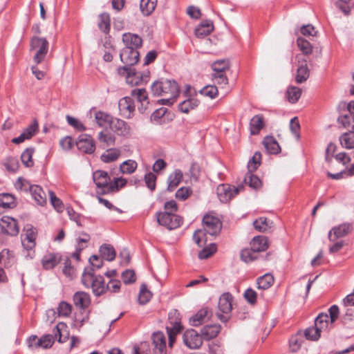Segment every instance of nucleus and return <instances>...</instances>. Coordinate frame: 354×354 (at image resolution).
<instances>
[{"label":"nucleus","instance_id":"f257e3e1","mask_svg":"<svg viewBox=\"0 0 354 354\" xmlns=\"http://www.w3.org/2000/svg\"><path fill=\"white\" fill-rule=\"evenodd\" d=\"M151 91L154 96H163L158 100L160 104L171 105L179 94V86L172 80L161 79L154 82L151 86Z\"/></svg>","mask_w":354,"mask_h":354},{"label":"nucleus","instance_id":"f03ea898","mask_svg":"<svg viewBox=\"0 0 354 354\" xmlns=\"http://www.w3.org/2000/svg\"><path fill=\"white\" fill-rule=\"evenodd\" d=\"M203 230H196L193 235L194 241L199 246H202V243H206L207 240L205 239L206 233L214 236L221 231V223L217 217L207 214L203 218Z\"/></svg>","mask_w":354,"mask_h":354},{"label":"nucleus","instance_id":"7ed1b4c3","mask_svg":"<svg viewBox=\"0 0 354 354\" xmlns=\"http://www.w3.org/2000/svg\"><path fill=\"white\" fill-rule=\"evenodd\" d=\"M329 328L328 316L325 313H320L315 320V326L307 328L302 331L306 339L317 341L323 331Z\"/></svg>","mask_w":354,"mask_h":354},{"label":"nucleus","instance_id":"20e7f679","mask_svg":"<svg viewBox=\"0 0 354 354\" xmlns=\"http://www.w3.org/2000/svg\"><path fill=\"white\" fill-rule=\"evenodd\" d=\"M31 52H34L33 60L36 64L41 63L48 51V42L45 38L34 37L30 41Z\"/></svg>","mask_w":354,"mask_h":354},{"label":"nucleus","instance_id":"39448f33","mask_svg":"<svg viewBox=\"0 0 354 354\" xmlns=\"http://www.w3.org/2000/svg\"><path fill=\"white\" fill-rule=\"evenodd\" d=\"M93 180L96 185L97 194H106L110 193L111 179L106 171L97 170L93 174Z\"/></svg>","mask_w":354,"mask_h":354},{"label":"nucleus","instance_id":"423d86ee","mask_svg":"<svg viewBox=\"0 0 354 354\" xmlns=\"http://www.w3.org/2000/svg\"><path fill=\"white\" fill-rule=\"evenodd\" d=\"M232 301L233 297L229 292H225L220 297L218 304L219 313H217V317L221 322H226L230 319Z\"/></svg>","mask_w":354,"mask_h":354},{"label":"nucleus","instance_id":"0eeeda50","mask_svg":"<svg viewBox=\"0 0 354 354\" xmlns=\"http://www.w3.org/2000/svg\"><path fill=\"white\" fill-rule=\"evenodd\" d=\"M156 216L158 223L169 230L176 229L182 223L180 216L176 214L169 213V212L158 213Z\"/></svg>","mask_w":354,"mask_h":354},{"label":"nucleus","instance_id":"6e6552de","mask_svg":"<svg viewBox=\"0 0 354 354\" xmlns=\"http://www.w3.org/2000/svg\"><path fill=\"white\" fill-rule=\"evenodd\" d=\"M243 189V185H240L236 187L227 184H222L217 187L216 190L217 195L220 201L222 203H227Z\"/></svg>","mask_w":354,"mask_h":354},{"label":"nucleus","instance_id":"1a4fd4ad","mask_svg":"<svg viewBox=\"0 0 354 354\" xmlns=\"http://www.w3.org/2000/svg\"><path fill=\"white\" fill-rule=\"evenodd\" d=\"M183 342L190 349L199 348L203 344V337L195 330L189 329L183 334Z\"/></svg>","mask_w":354,"mask_h":354},{"label":"nucleus","instance_id":"9d476101","mask_svg":"<svg viewBox=\"0 0 354 354\" xmlns=\"http://www.w3.org/2000/svg\"><path fill=\"white\" fill-rule=\"evenodd\" d=\"M0 227L3 233L10 236H16L19 232L17 221L8 216H4L1 218Z\"/></svg>","mask_w":354,"mask_h":354},{"label":"nucleus","instance_id":"9b49d317","mask_svg":"<svg viewBox=\"0 0 354 354\" xmlns=\"http://www.w3.org/2000/svg\"><path fill=\"white\" fill-rule=\"evenodd\" d=\"M76 145L80 151L85 153H92L95 149V142L93 138L87 134L80 136L76 142Z\"/></svg>","mask_w":354,"mask_h":354},{"label":"nucleus","instance_id":"f8f14e48","mask_svg":"<svg viewBox=\"0 0 354 354\" xmlns=\"http://www.w3.org/2000/svg\"><path fill=\"white\" fill-rule=\"evenodd\" d=\"M139 52L131 48L124 47L120 52V57L122 62H123L126 67L136 64L139 60Z\"/></svg>","mask_w":354,"mask_h":354},{"label":"nucleus","instance_id":"ddd939ff","mask_svg":"<svg viewBox=\"0 0 354 354\" xmlns=\"http://www.w3.org/2000/svg\"><path fill=\"white\" fill-rule=\"evenodd\" d=\"M152 344L153 345V354H167V343L165 335L161 332L153 333Z\"/></svg>","mask_w":354,"mask_h":354},{"label":"nucleus","instance_id":"4468645a","mask_svg":"<svg viewBox=\"0 0 354 354\" xmlns=\"http://www.w3.org/2000/svg\"><path fill=\"white\" fill-rule=\"evenodd\" d=\"M110 129L119 136L128 137L131 134V128L124 120L113 118Z\"/></svg>","mask_w":354,"mask_h":354},{"label":"nucleus","instance_id":"2eb2a0df","mask_svg":"<svg viewBox=\"0 0 354 354\" xmlns=\"http://www.w3.org/2000/svg\"><path fill=\"white\" fill-rule=\"evenodd\" d=\"M122 42L125 48H133L138 50L142 46V39L136 34L126 32L122 35Z\"/></svg>","mask_w":354,"mask_h":354},{"label":"nucleus","instance_id":"dca6fc26","mask_svg":"<svg viewBox=\"0 0 354 354\" xmlns=\"http://www.w3.org/2000/svg\"><path fill=\"white\" fill-rule=\"evenodd\" d=\"M118 107L120 113L125 118H130L135 110L133 100L130 97H124L120 100Z\"/></svg>","mask_w":354,"mask_h":354},{"label":"nucleus","instance_id":"f3484780","mask_svg":"<svg viewBox=\"0 0 354 354\" xmlns=\"http://www.w3.org/2000/svg\"><path fill=\"white\" fill-rule=\"evenodd\" d=\"M351 225L348 223H344L337 227H333L328 233V238L330 241H335L337 239L343 237L351 231Z\"/></svg>","mask_w":354,"mask_h":354},{"label":"nucleus","instance_id":"a211bd4d","mask_svg":"<svg viewBox=\"0 0 354 354\" xmlns=\"http://www.w3.org/2000/svg\"><path fill=\"white\" fill-rule=\"evenodd\" d=\"M131 95L141 104V106L138 107L140 111H145L149 104L147 91L145 88H134L131 91Z\"/></svg>","mask_w":354,"mask_h":354},{"label":"nucleus","instance_id":"6ab92c4d","mask_svg":"<svg viewBox=\"0 0 354 354\" xmlns=\"http://www.w3.org/2000/svg\"><path fill=\"white\" fill-rule=\"evenodd\" d=\"M73 299L75 306L80 308L81 310L88 308L91 304V297L89 294L83 291L75 292Z\"/></svg>","mask_w":354,"mask_h":354},{"label":"nucleus","instance_id":"aec40b11","mask_svg":"<svg viewBox=\"0 0 354 354\" xmlns=\"http://www.w3.org/2000/svg\"><path fill=\"white\" fill-rule=\"evenodd\" d=\"M212 81L214 84L221 90L224 95L230 91L228 86V79L225 73H212Z\"/></svg>","mask_w":354,"mask_h":354},{"label":"nucleus","instance_id":"412c9836","mask_svg":"<svg viewBox=\"0 0 354 354\" xmlns=\"http://www.w3.org/2000/svg\"><path fill=\"white\" fill-rule=\"evenodd\" d=\"M209 317L210 313L208 308H203L189 318V324L193 326H198L206 322Z\"/></svg>","mask_w":354,"mask_h":354},{"label":"nucleus","instance_id":"4be33fe9","mask_svg":"<svg viewBox=\"0 0 354 354\" xmlns=\"http://www.w3.org/2000/svg\"><path fill=\"white\" fill-rule=\"evenodd\" d=\"M183 174L180 169H176L171 173L167 178V190L174 191L182 181Z\"/></svg>","mask_w":354,"mask_h":354},{"label":"nucleus","instance_id":"5701e85b","mask_svg":"<svg viewBox=\"0 0 354 354\" xmlns=\"http://www.w3.org/2000/svg\"><path fill=\"white\" fill-rule=\"evenodd\" d=\"M36 230L31 227L26 228L24 238L22 239V245L27 250H31L35 245Z\"/></svg>","mask_w":354,"mask_h":354},{"label":"nucleus","instance_id":"b1692460","mask_svg":"<svg viewBox=\"0 0 354 354\" xmlns=\"http://www.w3.org/2000/svg\"><path fill=\"white\" fill-rule=\"evenodd\" d=\"M214 30V25L212 21L205 20L202 21L195 29V35L198 38H203L209 35Z\"/></svg>","mask_w":354,"mask_h":354},{"label":"nucleus","instance_id":"393cba45","mask_svg":"<svg viewBox=\"0 0 354 354\" xmlns=\"http://www.w3.org/2000/svg\"><path fill=\"white\" fill-rule=\"evenodd\" d=\"M29 190L32 198L37 204L43 205L46 203V194L41 187L36 185H30Z\"/></svg>","mask_w":354,"mask_h":354},{"label":"nucleus","instance_id":"a878e982","mask_svg":"<svg viewBox=\"0 0 354 354\" xmlns=\"http://www.w3.org/2000/svg\"><path fill=\"white\" fill-rule=\"evenodd\" d=\"M337 122L348 131H354V113L346 112L339 116Z\"/></svg>","mask_w":354,"mask_h":354},{"label":"nucleus","instance_id":"bb28decb","mask_svg":"<svg viewBox=\"0 0 354 354\" xmlns=\"http://www.w3.org/2000/svg\"><path fill=\"white\" fill-rule=\"evenodd\" d=\"M123 70L127 73L126 82L131 86H136L142 82V77L140 72H136L133 69L129 67H124Z\"/></svg>","mask_w":354,"mask_h":354},{"label":"nucleus","instance_id":"cd10ccee","mask_svg":"<svg viewBox=\"0 0 354 354\" xmlns=\"http://www.w3.org/2000/svg\"><path fill=\"white\" fill-rule=\"evenodd\" d=\"M221 326L218 324L207 325L201 329V336L205 340L216 337L220 333Z\"/></svg>","mask_w":354,"mask_h":354},{"label":"nucleus","instance_id":"c85d7f7f","mask_svg":"<svg viewBox=\"0 0 354 354\" xmlns=\"http://www.w3.org/2000/svg\"><path fill=\"white\" fill-rule=\"evenodd\" d=\"M59 261L60 257L57 254L48 253L41 259V264L44 269L49 270L55 267Z\"/></svg>","mask_w":354,"mask_h":354},{"label":"nucleus","instance_id":"c756f323","mask_svg":"<svg viewBox=\"0 0 354 354\" xmlns=\"http://www.w3.org/2000/svg\"><path fill=\"white\" fill-rule=\"evenodd\" d=\"M250 246L257 253L265 251L268 248V239L263 236H257L251 241Z\"/></svg>","mask_w":354,"mask_h":354},{"label":"nucleus","instance_id":"7c9ffc66","mask_svg":"<svg viewBox=\"0 0 354 354\" xmlns=\"http://www.w3.org/2000/svg\"><path fill=\"white\" fill-rule=\"evenodd\" d=\"M54 335L57 338L58 342H64L69 337V332L67 325L64 322H59L57 324L54 331Z\"/></svg>","mask_w":354,"mask_h":354},{"label":"nucleus","instance_id":"2f4dec72","mask_svg":"<svg viewBox=\"0 0 354 354\" xmlns=\"http://www.w3.org/2000/svg\"><path fill=\"white\" fill-rule=\"evenodd\" d=\"M97 275L94 274V270L93 268H86L82 275V283L86 288L93 287L95 283V279Z\"/></svg>","mask_w":354,"mask_h":354},{"label":"nucleus","instance_id":"473e14b6","mask_svg":"<svg viewBox=\"0 0 354 354\" xmlns=\"http://www.w3.org/2000/svg\"><path fill=\"white\" fill-rule=\"evenodd\" d=\"M121 151L117 148H111L106 150L101 155V160L104 162L109 163L115 161L120 156Z\"/></svg>","mask_w":354,"mask_h":354},{"label":"nucleus","instance_id":"72a5a7b5","mask_svg":"<svg viewBox=\"0 0 354 354\" xmlns=\"http://www.w3.org/2000/svg\"><path fill=\"white\" fill-rule=\"evenodd\" d=\"M305 337L302 330L298 331L295 335H292L290 339V348L292 352L297 351L304 342Z\"/></svg>","mask_w":354,"mask_h":354},{"label":"nucleus","instance_id":"f704fd0d","mask_svg":"<svg viewBox=\"0 0 354 354\" xmlns=\"http://www.w3.org/2000/svg\"><path fill=\"white\" fill-rule=\"evenodd\" d=\"M100 253L101 257L108 261H113L116 256L114 248L109 244L102 245L100 248Z\"/></svg>","mask_w":354,"mask_h":354},{"label":"nucleus","instance_id":"c9c22d12","mask_svg":"<svg viewBox=\"0 0 354 354\" xmlns=\"http://www.w3.org/2000/svg\"><path fill=\"white\" fill-rule=\"evenodd\" d=\"M95 119L100 127H110L113 118L104 112L97 111L95 115Z\"/></svg>","mask_w":354,"mask_h":354},{"label":"nucleus","instance_id":"e433bc0d","mask_svg":"<svg viewBox=\"0 0 354 354\" xmlns=\"http://www.w3.org/2000/svg\"><path fill=\"white\" fill-rule=\"evenodd\" d=\"M263 145L269 153L277 154L281 150L278 142L273 137H266L263 140Z\"/></svg>","mask_w":354,"mask_h":354},{"label":"nucleus","instance_id":"4c0bfd02","mask_svg":"<svg viewBox=\"0 0 354 354\" xmlns=\"http://www.w3.org/2000/svg\"><path fill=\"white\" fill-rule=\"evenodd\" d=\"M341 145L348 149L354 148V131H348V132L342 134L339 137Z\"/></svg>","mask_w":354,"mask_h":354},{"label":"nucleus","instance_id":"58836bf2","mask_svg":"<svg viewBox=\"0 0 354 354\" xmlns=\"http://www.w3.org/2000/svg\"><path fill=\"white\" fill-rule=\"evenodd\" d=\"M199 104V101L196 98H189L183 101L178 105L179 111L182 113H187L191 110L194 109Z\"/></svg>","mask_w":354,"mask_h":354},{"label":"nucleus","instance_id":"ea45409f","mask_svg":"<svg viewBox=\"0 0 354 354\" xmlns=\"http://www.w3.org/2000/svg\"><path fill=\"white\" fill-rule=\"evenodd\" d=\"M106 290L107 287H106L103 277L97 275V279H95V283L92 288L93 295L96 297H100L104 294Z\"/></svg>","mask_w":354,"mask_h":354},{"label":"nucleus","instance_id":"a19ab883","mask_svg":"<svg viewBox=\"0 0 354 354\" xmlns=\"http://www.w3.org/2000/svg\"><path fill=\"white\" fill-rule=\"evenodd\" d=\"M97 138L99 142L104 145V147L114 145L115 142V136L108 131H102L99 133Z\"/></svg>","mask_w":354,"mask_h":354},{"label":"nucleus","instance_id":"79ce46f5","mask_svg":"<svg viewBox=\"0 0 354 354\" xmlns=\"http://www.w3.org/2000/svg\"><path fill=\"white\" fill-rule=\"evenodd\" d=\"M137 167L138 163L136 161L129 159L120 164V170L123 174H131L136 170Z\"/></svg>","mask_w":354,"mask_h":354},{"label":"nucleus","instance_id":"37998d69","mask_svg":"<svg viewBox=\"0 0 354 354\" xmlns=\"http://www.w3.org/2000/svg\"><path fill=\"white\" fill-rule=\"evenodd\" d=\"M263 124V117L259 115H254L250 120V129L251 134L259 133Z\"/></svg>","mask_w":354,"mask_h":354},{"label":"nucleus","instance_id":"c03bdc74","mask_svg":"<svg viewBox=\"0 0 354 354\" xmlns=\"http://www.w3.org/2000/svg\"><path fill=\"white\" fill-rule=\"evenodd\" d=\"M157 0H140V8L144 15H149L156 8Z\"/></svg>","mask_w":354,"mask_h":354},{"label":"nucleus","instance_id":"a18cd8bd","mask_svg":"<svg viewBox=\"0 0 354 354\" xmlns=\"http://www.w3.org/2000/svg\"><path fill=\"white\" fill-rule=\"evenodd\" d=\"M274 283V277L270 274H265L257 279V285L259 289L267 290Z\"/></svg>","mask_w":354,"mask_h":354},{"label":"nucleus","instance_id":"49530a36","mask_svg":"<svg viewBox=\"0 0 354 354\" xmlns=\"http://www.w3.org/2000/svg\"><path fill=\"white\" fill-rule=\"evenodd\" d=\"M111 19L108 13H102L99 16L98 27L104 33L110 31Z\"/></svg>","mask_w":354,"mask_h":354},{"label":"nucleus","instance_id":"de8ad7c7","mask_svg":"<svg viewBox=\"0 0 354 354\" xmlns=\"http://www.w3.org/2000/svg\"><path fill=\"white\" fill-rule=\"evenodd\" d=\"M34 151L35 150L33 148H27L21 155V162L26 167H31L34 165V161L32 160Z\"/></svg>","mask_w":354,"mask_h":354},{"label":"nucleus","instance_id":"09e8293b","mask_svg":"<svg viewBox=\"0 0 354 354\" xmlns=\"http://www.w3.org/2000/svg\"><path fill=\"white\" fill-rule=\"evenodd\" d=\"M213 73H225V71L230 68V64L227 60L222 59L214 62L212 65Z\"/></svg>","mask_w":354,"mask_h":354},{"label":"nucleus","instance_id":"8fccbe9b","mask_svg":"<svg viewBox=\"0 0 354 354\" xmlns=\"http://www.w3.org/2000/svg\"><path fill=\"white\" fill-rule=\"evenodd\" d=\"M15 206V197L7 193L0 194V207L4 208H12Z\"/></svg>","mask_w":354,"mask_h":354},{"label":"nucleus","instance_id":"3c124183","mask_svg":"<svg viewBox=\"0 0 354 354\" xmlns=\"http://www.w3.org/2000/svg\"><path fill=\"white\" fill-rule=\"evenodd\" d=\"M297 45L299 49L305 55H308L312 53L313 46L310 43L303 37H299L297 39Z\"/></svg>","mask_w":354,"mask_h":354},{"label":"nucleus","instance_id":"603ef678","mask_svg":"<svg viewBox=\"0 0 354 354\" xmlns=\"http://www.w3.org/2000/svg\"><path fill=\"white\" fill-rule=\"evenodd\" d=\"M181 330V326L180 323L176 322L171 326H167V331L169 337V346L171 347L175 341V336L177 333H178Z\"/></svg>","mask_w":354,"mask_h":354},{"label":"nucleus","instance_id":"864d4df0","mask_svg":"<svg viewBox=\"0 0 354 354\" xmlns=\"http://www.w3.org/2000/svg\"><path fill=\"white\" fill-rule=\"evenodd\" d=\"M3 165L8 171L14 173L16 172L19 167V160L15 157L6 158L4 159Z\"/></svg>","mask_w":354,"mask_h":354},{"label":"nucleus","instance_id":"5fc2aeb1","mask_svg":"<svg viewBox=\"0 0 354 354\" xmlns=\"http://www.w3.org/2000/svg\"><path fill=\"white\" fill-rule=\"evenodd\" d=\"M254 227L259 232H266L271 228L272 222L266 218L261 217L254 222Z\"/></svg>","mask_w":354,"mask_h":354},{"label":"nucleus","instance_id":"6e6d98bb","mask_svg":"<svg viewBox=\"0 0 354 354\" xmlns=\"http://www.w3.org/2000/svg\"><path fill=\"white\" fill-rule=\"evenodd\" d=\"M244 181L246 184L253 188L259 189L261 186V180L255 175L252 174V172H248L245 176Z\"/></svg>","mask_w":354,"mask_h":354},{"label":"nucleus","instance_id":"4d7b16f0","mask_svg":"<svg viewBox=\"0 0 354 354\" xmlns=\"http://www.w3.org/2000/svg\"><path fill=\"white\" fill-rule=\"evenodd\" d=\"M287 98L291 103H295L300 98L301 90L297 86H290L287 90Z\"/></svg>","mask_w":354,"mask_h":354},{"label":"nucleus","instance_id":"13d9d810","mask_svg":"<svg viewBox=\"0 0 354 354\" xmlns=\"http://www.w3.org/2000/svg\"><path fill=\"white\" fill-rule=\"evenodd\" d=\"M151 296V292L147 290V286L145 284H142L140 287L138 298L139 304L145 305L150 300Z\"/></svg>","mask_w":354,"mask_h":354},{"label":"nucleus","instance_id":"bf43d9fd","mask_svg":"<svg viewBox=\"0 0 354 354\" xmlns=\"http://www.w3.org/2000/svg\"><path fill=\"white\" fill-rule=\"evenodd\" d=\"M309 77V70L307 67V65L301 64L299 66L297 75H296V81L297 83H302L305 82Z\"/></svg>","mask_w":354,"mask_h":354},{"label":"nucleus","instance_id":"052dcab7","mask_svg":"<svg viewBox=\"0 0 354 354\" xmlns=\"http://www.w3.org/2000/svg\"><path fill=\"white\" fill-rule=\"evenodd\" d=\"M241 258L244 262L249 263L257 258V253L252 248L243 249L241 252Z\"/></svg>","mask_w":354,"mask_h":354},{"label":"nucleus","instance_id":"680f3d73","mask_svg":"<svg viewBox=\"0 0 354 354\" xmlns=\"http://www.w3.org/2000/svg\"><path fill=\"white\" fill-rule=\"evenodd\" d=\"M219 88L214 84V85H207L205 86L201 91V93L205 96L209 97L213 99L216 97L219 92Z\"/></svg>","mask_w":354,"mask_h":354},{"label":"nucleus","instance_id":"e2e57ef3","mask_svg":"<svg viewBox=\"0 0 354 354\" xmlns=\"http://www.w3.org/2000/svg\"><path fill=\"white\" fill-rule=\"evenodd\" d=\"M50 203L53 207L58 212H62L64 210V205L62 201L56 196L53 191L48 192Z\"/></svg>","mask_w":354,"mask_h":354},{"label":"nucleus","instance_id":"0e129e2a","mask_svg":"<svg viewBox=\"0 0 354 354\" xmlns=\"http://www.w3.org/2000/svg\"><path fill=\"white\" fill-rule=\"evenodd\" d=\"M127 184V180L122 177L115 178L113 180H111L110 189V193L118 191L120 188L124 187Z\"/></svg>","mask_w":354,"mask_h":354},{"label":"nucleus","instance_id":"69168bd1","mask_svg":"<svg viewBox=\"0 0 354 354\" xmlns=\"http://www.w3.org/2000/svg\"><path fill=\"white\" fill-rule=\"evenodd\" d=\"M72 311V306L66 302V301H62L59 303L58 308H57V312L59 316L62 317H68Z\"/></svg>","mask_w":354,"mask_h":354},{"label":"nucleus","instance_id":"338daca9","mask_svg":"<svg viewBox=\"0 0 354 354\" xmlns=\"http://www.w3.org/2000/svg\"><path fill=\"white\" fill-rule=\"evenodd\" d=\"M216 251V245L214 243H211L208 247L203 248L198 253V258L201 259H207L212 256Z\"/></svg>","mask_w":354,"mask_h":354},{"label":"nucleus","instance_id":"774afa93","mask_svg":"<svg viewBox=\"0 0 354 354\" xmlns=\"http://www.w3.org/2000/svg\"><path fill=\"white\" fill-rule=\"evenodd\" d=\"M192 194V190L188 187H182L176 192V198L180 201H185Z\"/></svg>","mask_w":354,"mask_h":354}]
</instances>
